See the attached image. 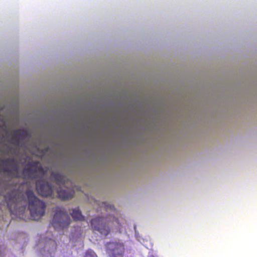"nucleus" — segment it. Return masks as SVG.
<instances>
[{
	"label": "nucleus",
	"mask_w": 257,
	"mask_h": 257,
	"mask_svg": "<svg viewBox=\"0 0 257 257\" xmlns=\"http://www.w3.org/2000/svg\"><path fill=\"white\" fill-rule=\"evenodd\" d=\"M45 207V203L36 197L31 188L25 191H0V229L10 223V219L4 215L6 211L12 218L39 220L44 214Z\"/></svg>",
	"instance_id": "nucleus-1"
},
{
	"label": "nucleus",
	"mask_w": 257,
	"mask_h": 257,
	"mask_svg": "<svg viewBox=\"0 0 257 257\" xmlns=\"http://www.w3.org/2000/svg\"><path fill=\"white\" fill-rule=\"evenodd\" d=\"M54 213L52 225L54 228L60 233L69 236V239L73 240L80 238L82 235L81 228L78 226L68 232L69 225L72 222V218L75 220H82L84 216L78 208L69 209L68 210L63 206L56 205L52 208Z\"/></svg>",
	"instance_id": "nucleus-2"
},
{
	"label": "nucleus",
	"mask_w": 257,
	"mask_h": 257,
	"mask_svg": "<svg viewBox=\"0 0 257 257\" xmlns=\"http://www.w3.org/2000/svg\"><path fill=\"white\" fill-rule=\"evenodd\" d=\"M99 205L101 209L106 212L100 216L95 217L91 220L92 227L106 236L110 231V225L106 224V223H111L116 230L121 232L120 226H122L124 220L120 214L109 203L103 202Z\"/></svg>",
	"instance_id": "nucleus-3"
},
{
	"label": "nucleus",
	"mask_w": 257,
	"mask_h": 257,
	"mask_svg": "<svg viewBox=\"0 0 257 257\" xmlns=\"http://www.w3.org/2000/svg\"><path fill=\"white\" fill-rule=\"evenodd\" d=\"M56 249V243L53 236L48 234L41 236L37 245V250L41 257H53Z\"/></svg>",
	"instance_id": "nucleus-4"
},
{
	"label": "nucleus",
	"mask_w": 257,
	"mask_h": 257,
	"mask_svg": "<svg viewBox=\"0 0 257 257\" xmlns=\"http://www.w3.org/2000/svg\"><path fill=\"white\" fill-rule=\"evenodd\" d=\"M107 251L110 257H122L124 244L119 239H114L106 244Z\"/></svg>",
	"instance_id": "nucleus-5"
},
{
	"label": "nucleus",
	"mask_w": 257,
	"mask_h": 257,
	"mask_svg": "<svg viewBox=\"0 0 257 257\" xmlns=\"http://www.w3.org/2000/svg\"><path fill=\"white\" fill-rule=\"evenodd\" d=\"M35 186L38 193L41 195L43 196H53V188L48 181L43 180L37 181Z\"/></svg>",
	"instance_id": "nucleus-6"
},
{
	"label": "nucleus",
	"mask_w": 257,
	"mask_h": 257,
	"mask_svg": "<svg viewBox=\"0 0 257 257\" xmlns=\"http://www.w3.org/2000/svg\"><path fill=\"white\" fill-rule=\"evenodd\" d=\"M57 195L62 199H67L71 197V194L68 192L65 189H63L60 186L57 189Z\"/></svg>",
	"instance_id": "nucleus-7"
},
{
	"label": "nucleus",
	"mask_w": 257,
	"mask_h": 257,
	"mask_svg": "<svg viewBox=\"0 0 257 257\" xmlns=\"http://www.w3.org/2000/svg\"><path fill=\"white\" fill-rule=\"evenodd\" d=\"M57 183L60 186H63L65 188H67L65 183V178L63 176H59L57 177L56 178Z\"/></svg>",
	"instance_id": "nucleus-8"
},
{
	"label": "nucleus",
	"mask_w": 257,
	"mask_h": 257,
	"mask_svg": "<svg viewBox=\"0 0 257 257\" xmlns=\"http://www.w3.org/2000/svg\"><path fill=\"white\" fill-rule=\"evenodd\" d=\"M84 257H97V256L92 250L88 249L85 252Z\"/></svg>",
	"instance_id": "nucleus-9"
},
{
	"label": "nucleus",
	"mask_w": 257,
	"mask_h": 257,
	"mask_svg": "<svg viewBox=\"0 0 257 257\" xmlns=\"http://www.w3.org/2000/svg\"><path fill=\"white\" fill-rule=\"evenodd\" d=\"M6 252V248L4 246H0V257H4Z\"/></svg>",
	"instance_id": "nucleus-10"
},
{
	"label": "nucleus",
	"mask_w": 257,
	"mask_h": 257,
	"mask_svg": "<svg viewBox=\"0 0 257 257\" xmlns=\"http://www.w3.org/2000/svg\"><path fill=\"white\" fill-rule=\"evenodd\" d=\"M20 237H19V238H18V239L17 240V241H20Z\"/></svg>",
	"instance_id": "nucleus-11"
},
{
	"label": "nucleus",
	"mask_w": 257,
	"mask_h": 257,
	"mask_svg": "<svg viewBox=\"0 0 257 257\" xmlns=\"http://www.w3.org/2000/svg\"><path fill=\"white\" fill-rule=\"evenodd\" d=\"M20 244L21 245V244H22V242H20Z\"/></svg>",
	"instance_id": "nucleus-12"
},
{
	"label": "nucleus",
	"mask_w": 257,
	"mask_h": 257,
	"mask_svg": "<svg viewBox=\"0 0 257 257\" xmlns=\"http://www.w3.org/2000/svg\"><path fill=\"white\" fill-rule=\"evenodd\" d=\"M152 257H154V256H152Z\"/></svg>",
	"instance_id": "nucleus-13"
}]
</instances>
